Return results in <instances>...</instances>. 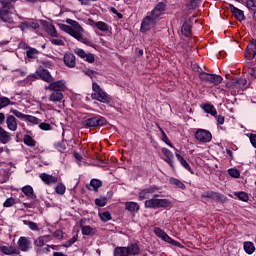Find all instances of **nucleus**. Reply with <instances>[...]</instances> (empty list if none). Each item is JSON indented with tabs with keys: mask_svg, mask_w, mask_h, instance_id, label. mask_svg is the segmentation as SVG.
I'll return each mask as SVG.
<instances>
[{
	"mask_svg": "<svg viewBox=\"0 0 256 256\" xmlns=\"http://www.w3.org/2000/svg\"><path fill=\"white\" fill-rule=\"evenodd\" d=\"M66 23L68 24H60L61 31H64V33H67L76 41H79L80 43H83L84 45H87V39H85V36H83V33H85V30L83 27H81V24L79 22L73 20V19H66Z\"/></svg>",
	"mask_w": 256,
	"mask_h": 256,
	"instance_id": "nucleus-1",
	"label": "nucleus"
},
{
	"mask_svg": "<svg viewBox=\"0 0 256 256\" xmlns=\"http://www.w3.org/2000/svg\"><path fill=\"white\" fill-rule=\"evenodd\" d=\"M91 98L100 103H109V95L101 89V86H99L97 82L92 83Z\"/></svg>",
	"mask_w": 256,
	"mask_h": 256,
	"instance_id": "nucleus-2",
	"label": "nucleus"
},
{
	"mask_svg": "<svg viewBox=\"0 0 256 256\" xmlns=\"http://www.w3.org/2000/svg\"><path fill=\"white\" fill-rule=\"evenodd\" d=\"M141 253V249L137 244H132L128 247H117L114 250V256H135Z\"/></svg>",
	"mask_w": 256,
	"mask_h": 256,
	"instance_id": "nucleus-3",
	"label": "nucleus"
},
{
	"mask_svg": "<svg viewBox=\"0 0 256 256\" xmlns=\"http://www.w3.org/2000/svg\"><path fill=\"white\" fill-rule=\"evenodd\" d=\"M199 78L205 83H212V85H221L223 78L217 74H209L207 72H200Z\"/></svg>",
	"mask_w": 256,
	"mask_h": 256,
	"instance_id": "nucleus-4",
	"label": "nucleus"
},
{
	"mask_svg": "<svg viewBox=\"0 0 256 256\" xmlns=\"http://www.w3.org/2000/svg\"><path fill=\"white\" fill-rule=\"evenodd\" d=\"M10 113H13L15 117L18 119H22V121H28L29 123H33L34 125L39 124V118L27 114H23V112L17 110V109H10Z\"/></svg>",
	"mask_w": 256,
	"mask_h": 256,
	"instance_id": "nucleus-5",
	"label": "nucleus"
},
{
	"mask_svg": "<svg viewBox=\"0 0 256 256\" xmlns=\"http://www.w3.org/2000/svg\"><path fill=\"white\" fill-rule=\"evenodd\" d=\"M84 125L88 129L91 127H103V125H107V120L103 116H96V117L88 118L85 121Z\"/></svg>",
	"mask_w": 256,
	"mask_h": 256,
	"instance_id": "nucleus-6",
	"label": "nucleus"
},
{
	"mask_svg": "<svg viewBox=\"0 0 256 256\" xmlns=\"http://www.w3.org/2000/svg\"><path fill=\"white\" fill-rule=\"evenodd\" d=\"M156 23H157V20L151 15L147 14V16L142 20V23H141V27H140L141 33H147V31H151V29L155 27Z\"/></svg>",
	"mask_w": 256,
	"mask_h": 256,
	"instance_id": "nucleus-7",
	"label": "nucleus"
},
{
	"mask_svg": "<svg viewBox=\"0 0 256 256\" xmlns=\"http://www.w3.org/2000/svg\"><path fill=\"white\" fill-rule=\"evenodd\" d=\"M45 89L46 91H58L59 93H63V91H67V86L65 85V80H53L48 86H45Z\"/></svg>",
	"mask_w": 256,
	"mask_h": 256,
	"instance_id": "nucleus-8",
	"label": "nucleus"
},
{
	"mask_svg": "<svg viewBox=\"0 0 256 256\" xmlns=\"http://www.w3.org/2000/svg\"><path fill=\"white\" fill-rule=\"evenodd\" d=\"M194 137L200 143H209L211 142V139H213V135H211V132L205 129H198L195 132Z\"/></svg>",
	"mask_w": 256,
	"mask_h": 256,
	"instance_id": "nucleus-9",
	"label": "nucleus"
},
{
	"mask_svg": "<svg viewBox=\"0 0 256 256\" xmlns=\"http://www.w3.org/2000/svg\"><path fill=\"white\" fill-rule=\"evenodd\" d=\"M13 11H15L13 7L3 6L0 9V19L5 23H13Z\"/></svg>",
	"mask_w": 256,
	"mask_h": 256,
	"instance_id": "nucleus-10",
	"label": "nucleus"
},
{
	"mask_svg": "<svg viewBox=\"0 0 256 256\" xmlns=\"http://www.w3.org/2000/svg\"><path fill=\"white\" fill-rule=\"evenodd\" d=\"M159 191V187L157 186H150L148 188H145L139 192V200L144 201V199H149L153 196V194L157 193Z\"/></svg>",
	"mask_w": 256,
	"mask_h": 256,
	"instance_id": "nucleus-11",
	"label": "nucleus"
},
{
	"mask_svg": "<svg viewBox=\"0 0 256 256\" xmlns=\"http://www.w3.org/2000/svg\"><path fill=\"white\" fill-rule=\"evenodd\" d=\"M18 248L23 253H27V251H31V240L29 237L21 236L17 241Z\"/></svg>",
	"mask_w": 256,
	"mask_h": 256,
	"instance_id": "nucleus-12",
	"label": "nucleus"
},
{
	"mask_svg": "<svg viewBox=\"0 0 256 256\" xmlns=\"http://www.w3.org/2000/svg\"><path fill=\"white\" fill-rule=\"evenodd\" d=\"M74 53H75V55L80 57V59H83L84 61H87L88 63L95 62V56L92 53H86L85 50H83L81 48H75Z\"/></svg>",
	"mask_w": 256,
	"mask_h": 256,
	"instance_id": "nucleus-13",
	"label": "nucleus"
},
{
	"mask_svg": "<svg viewBox=\"0 0 256 256\" xmlns=\"http://www.w3.org/2000/svg\"><path fill=\"white\" fill-rule=\"evenodd\" d=\"M165 9V3L160 2L154 7V9L150 13H148V15H151L157 21V19H159V17L163 15V13H165Z\"/></svg>",
	"mask_w": 256,
	"mask_h": 256,
	"instance_id": "nucleus-14",
	"label": "nucleus"
},
{
	"mask_svg": "<svg viewBox=\"0 0 256 256\" xmlns=\"http://www.w3.org/2000/svg\"><path fill=\"white\" fill-rule=\"evenodd\" d=\"M256 56V40L250 42L245 51V59L251 61L255 59Z\"/></svg>",
	"mask_w": 256,
	"mask_h": 256,
	"instance_id": "nucleus-15",
	"label": "nucleus"
},
{
	"mask_svg": "<svg viewBox=\"0 0 256 256\" xmlns=\"http://www.w3.org/2000/svg\"><path fill=\"white\" fill-rule=\"evenodd\" d=\"M40 179H42L45 185H55V183H59V177L47 173L40 174Z\"/></svg>",
	"mask_w": 256,
	"mask_h": 256,
	"instance_id": "nucleus-16",
	"label": "nucleus"
},
{
	"mask_svg": "<svg viewBox=\"0 0 256 256\" xmlns=\"http://www.w3.org/2000/svg\"><path fill=\"white\" fill-rule=\"evenodd\" d=\"M6 125L9 131H16L19 127V123L17 122V118L13 115H8L6 118Z\"/></svg>",
	"mask_w": 256,
	"mask_h": 256,
	"instance_id": "nucleus-17",
	"label": "nucleus"
},
{
	"mask_svg": "<svg viewBox=\"0 0 256 256\" xmlns=\"http://www.w3.org/2000/svg\"><path fill=\"white\" fill-rule=\"evenodd\" d=\"M64 64L66 65V67L73 69V67H75L77 65L75 54L66 53L64 55Z\"/></svg>",
	"mask_w": 256,
	"mask_h": 256,
	"instance_id": "nucleus-18",
	"label": "nucleus"
},
{
	"mask_svg": "<svg viewBox=\"0 0 256 256\" xmlns=\"http://www.w3.org/2000/svg\"><path fill=\"white\" fill-rule=\"evenodd\" d=\"M64 97L65 96L63 95V92L52 91V93L48 97V100L51 103H63Z\"/></svg>",
	"mask_w": 256,
	"mask_h": 256,
	"instance_id": "nucleus-19",
	"label": "nucleus"
},
{
	"mask_svg": "<svg viewBox=\"0 0 256 256\" xmlns=\"http://www.w3.org/2000/svg\"><path fill=\"white\" fill-rule=\"evenodd\" d=\"M37 75L42 79V81H45L46 83H53L54 81L53 76H51V73L48 72V70L39 69L37 71Z\"/></svg>",
	"mask_w": 256,
	"mask_h": 256,
	"instance_id": "nucleus-20",
	"label": "nucleus"
},
{
	"mask_svg": "<svg viewBox=\"0 0 256 256\" xmlns=\"http://www.w3.org/2000/svg\"><path fill=\"white\" fill-rule=\"evenodd\" d=\"M22 193L26 195V197L32 201H35L37 199V195L35 194V191L33 190V187L31 185H26L22 187Z\"/></svg>",
	"mask_w": 256,
	"mask_h": 256,
	"instance_id": "nucleus-21",
	"label": "nucleus"
},
{
	"mask_svg": "<svg viewBox=\"0 0 256 256\" xmlns=\"http://www.w3.org/2000/svg\"><path fill=\"white\" fill-rule=\"evenodd\" d=\"M0 253H3V255H19V250L13 246H0Z\"/></svg>",
	"mask_w": 256,
	"mask_h": 256,
	"instance_id": "nucleus-22",
	"label": "nucleus"
},
{
	"mask_svg": "<svg viewBox=\"0 0 256 256\" xmlns=\"http://www.w3.org/2000/svg\"><path fill=\"white\" fill-rule=\"evenodd\" d=\"M50 241H53V236L44 235V236L38 237L35 240L34 245H36V247H43V245H45V243H49Z\"/></svg>",
	"mask_w": 256,
	"mask_h": 256,
	"instance_id": "nucleus-23",
	"label": "nucleus"
},
{
	"mask_svg": "<svg viewBox=\"0 0 256 256\" xmlns=\"http://www.w3.org/2000/svg\"><path fill=\"white\" fill-rule=\"evenodd\" d=\"M229 7H230L231 13L234 15V17H236L238 21H243L245 19V14L241 9L235 7L232 4H230Z\"/></svg>",
	"mask_w": 256,
	"mask_h": 256,
	"instance_id": "nucleus-24",
	"label": "nucleus"
},
{
	"mask_svg": "<svg viewBox=\"0 0 256 256\" xmlns=\"http://www.w3.org/2000/svg\"><path fill=\"white\" fill-rule=\"evenodd\" d=\"M92 25H94L95 27H97V29H99V31H102V33H109V31H111V26H109V24L103 22V21H91Z\"/></svg>",
	"mask_w": 256,
	"mask_h": 256,
	"instance_id": "nucleus-25",
	"label": "nucleus"
},
{
	"mask_svg": "<svg viewBox=\"0 0 256 256\" xmlns=\"http://www.w3.org/2000/svg\"><path fill=\"white\" fill-rule=\"evenodd\" d=\"M9 141H11V133L7 132L3 127H0V142L5 145L9 143Z\"/></svg>",
	"mask_w": 256,
	"mask_h": 256,
	"instance_id": "nucleus-26",
	"label": "nucleus"
},
{
	"mask_svg": "<svg viewBox=\"0 0 256 256\" xmlns=\"http://www.w3.org/2000/svg\"><path fill=\"white\" fill-rule=\"evenodd\" d=\"M24 47L27 49L26 57H28V59H37V57H39V50L27 46V44H24Z\"/></svg>",
	"mask_w": 256,
	"mask_h": 256,
	"instance_id": "nucleus-27",
	"label": "nucleus"
},
{
	"mask_svg": "<svg viewBox=\"0 0 256 256\" xmlns=\"http://www.w3.org/2000/svg\"><path fill=\"white\" fill-rule=\"evenodd\" d=\"M21 29L22 31H25V29H39V23L34 21H25L21 23Z\"/></svg>",
	"mask_w": 256,
	"mask_h": 256,
	"instance_id": "nucleus-28",
	"label": "nucleus"
},
{
	"mask_svg": "<svg viewBox=\"0 0 256 256\" xmlns=\"http://www.w3.org/2000/svg\"><path fill=\"white\" fill-rule=\"evenodd\" d=\"M125 209L130 213H137L139 211V204L137 202H126Z\"/></svg>",
	"mask_w": 256,
	"mask_h": 256,
	"instance_id": "nucleus-29",
	"label": "nucleus"
},
{
	"mask_svg": "<svg viewBox=\"0 0 256 256\" xmlns=\"http://www.w3.org/2000/svg\"><path fill=\"white\" fill-rule=\"evenodd\" d=\"M243 247L247 255H253L255 253V244H253V242H250V241L244 242Z\"/></svg>",
	"mask_w": 256,
	"mask_h": 256,
	"instance_id": "nucleus-30",
	"label": "nucleus"
},
{
	"mask_svg": "<svg viewBox=\"0 0 256 256\" xmlns=\"http://www.w3.org/2000/svg\"><path fill=\"white\" fill-rule=\"evenodd\" d=\"M103 187V182H101V180L99 179H92L90 181V191H99V188Z\"/></svg>",
	"mask_w": 256,
	"mask_h": 256,
	"instance_id": "nucleus-31",
	"label": "nucleus"
},
{
	"mask_svg": "<svg viewBox=\"0 0 256 256\" xmlns=\"http://www.w3.org/2000/svg\"><path fill=\"white\" fill-rule=\"evenodd\" d=\"M162 153L166 157L165 161H167L170 166L173 167V152L167 148H162Z\"/></svg>",
	"mask_w": 256,
	"mask_h": 256,
	"instance_id": "nucleus-32",
	"label": "nucleus"
},
{
	"mask_svg": "<svg viewBox=\"0 0 256 256\" xmlns=\"http://www.w3.org/2000/svg\"><path fill=\"white\" fill-rule=\"evenodd\" d=\"M202 109L205 111V113H209L212 115V117H215L217 115V109H215V106L211 104H204L202 106Z\"/></svg>",
	"mask_w": 256,
	"mask_h": 256,
	"instance_id": "nucleus-33",
	"label": "nucleus"
},
{
	"mask_svg": "<svg viewBox=\"0 0 256 256\" xmlns=\"http://www.w3.org/2000/svg\"><path fill=\"white\" fill-rule=\"evenodd\" d=\"M169 183L170 185H174L175 187H177L178 189H182L183 191H185L186 189L185 184L177 178H170Z\"/></svg>",
	"mask_w": 256,
	"mask_h": 256,
	"instance_id": "nucleus-34",
	"label": "nucleus"
},
{
	"mask_svg": "<svg viewBox=\"0 0 256 256\" xmlns=\"http://www.w3.org/2000/svg\"><path fill=\"white\" fill-rule=\"evenodd\" d=\"M9 105H15V102H12L9 98L5 96L0 97V110L9 107Z\"/></svg>",
	"mask_w": 256,
	"mask_h": 256,
	"instance_id": "nucleus-35",
	"label": "nucleus"
},
{
	"mask_svg": "<svg viewBox=\"0 0 256 256\" xmlns=\"http://www.w3.org/2000/svg\"><path fill=\"white\" fill-rule=\"evenodd\" d=\"M201 197H203L204 199H219V197H221V194L213 191H207L202 193Z\"/></svg>",
	"mask_w": 256,
	"mask_h": 256,
	"instance_id": "nucleus-36",
	"label": "nucleus"
},
{
	"mask_svg": "<svg viewBox=\"0 0 256 256\" xmlns=\"http://www.w3.org/2000/svg\"><path fill=\"white\" fill-rule=\"evenodd\" d=\"M97 228L91 226H82V235H95Z\"/></svg>",
	"mask_w": 256,
	"mask_h": 256,
	"instance_id": "nucleus-37",
	"label": "nucleus"
},
{
	"mask_svg": "<svg viewBox=\"0 0 256 256\" xmlns=\"http://www.w3.org/2000/svg\"><path fill=\"white\" fill-rule=\"evenodd\" d=\"M176 157H177L178 161L180 162V165H182V167H184V169H187V171H191V166L189 165V163H187V160L185 158H183V156H181V154L176 153Z\"/></svg>",
	"mask_w": 256,
	"mask_h": 256,
	"instance_id": "nucleus-38",
	"label": "nucleus"
},
{
	"mask_svg": "<svg viewBox=\"0 0 256 256\" xmlns=\"http://www.w3.org/2000/svg\"><path fill=\"white\" fill-rule=\"evenodd\" d=\"M181 32L185 37H189V35H191V24H189V22H184Z\"/></svg>",
	"mask_w": 256,
	"mask_h": 256,
	"instance_id": "nucleus-39",
	"label": "nucleus"
},
{
	"mask_svg": "<svg viewBox=\"0 0 256 256\" xmlns=\"http://www.w3.org/2000/svg\"><path fill=\"white\" fill-rule=\"evenodd\" d=\"M146 209H157V198H152L145 201Z\"/></svg>",
	"mask_w": 256,
	"mask_h": 256,
	"instance_id": "nucleus-40",
	"label": "nucleus"
},
{
	"mask_svg": "<svg viewBox=\"0 0 256 256\" xmlns=\"http://www.w3.org/2000/svg\"><path fill=\"white\" fill-rule=\"evenodd\" d=\"M231 83L234 87L241 88V87H245V85L247 84V80L235 78V79H232Z\"/></svg>",
	"mask_w": 256,
	"mask_h": 256,
	"instance_id": "nucleus-41",
	"label": "nucleus"
},
{
	"mask_svg": "<svg viewBox=\"0 0 256 256\" xmlns=\"http://www.w3.org/2000/svg\"><path fill=\"white\" fill-rule=\"evenodd\" d=\"M24 225H27L31 231H39V225L33 221L23 220Z\"/></svg>",
	"mask_w": 256,
	"mask_h": 256,
	"instance_id": "nucleus-42",
	"label": "nucleus"
},
{
	"mask_svg": "<svg viewBox=\"0 0 256 256\" xmlns=\"http://www.w3.org/2000/svg\"><path fill=\"white\" fill-rule=\"evenodd\" d=\"M169 205H171V200L157 198V208H165V207H169Z\"/></svg>",
	"mask_w": 256,
	"mask_h": 256,
	"instance_id": "nucleus-43",
	"label": "nucleus"
},
{
	"mask_svg": "<svg viewBox=\"0 0 256 256\" xmlns=\"http://www.w3.org/2000/svg\"><path fill=\"white\" fill-rule=\"evenodd\" d=\"M55 191L58 195H65V191H67V188L65 187V184L58 183L55 187Z\"/></svg>",
	"mask_w": 256,
	"mask_h": 256,
	"instance_id": "nucleus-44",
	"label": "nucleus"
},
{
	"mask_svg": "<svg viewBox=\"0 0 256 256\" xmlns=\"http://www.w3.org/2000/svg\"><path fill=\"white\" fill-rule=\"evenodd\" d=\"M235 197H238L240 201L247 202L249 201V195L245 192H235Z\"/></svg>",
	"mask_w": 256,
	"mask_h": 256,
	"instance_id": "nucleus-45",
	"label": "nucleus"
},
{
	"mask_svg": "<svg viewBox=\"0 0 256 256\" xmlns=\"http://www.w3.org/2000/svg\"><path fill=\"white\" fill-rule=\"evenodd\" d=\"M228 174L230 175V177H233L234 179H239V177H241V172H239V170L235 168L228 169Z\"/></svg>",
	"mask_w": 256,
	"mask_h": 256,
	"instance_id": "nucleus-46",
	"label": "nucleus"
},
{
	"mask_svg": "<svg viewBox=\"0 0 256 256\" xmlns=\"http://www.w3.org/2000/svg\"><path fill=\"white\" fill-rule=\"evenodd\" d=\"M158 129L162 135V141L168 145V147H173V144H171V141H169V138L167 137V134H165V131H163L159 126Z\"/></svg>",
	"mask_w": 256,
	"mask_h": 256,
	"instance_id": "nucleus-47",
	"label": "nucleus"
},
{
	"mask_svg": "<svg viewBox=\"0 0 256 256\" xmlns=\"http://www.w3.org/2000/svg\"><path fill=\"white\" fill-rule=\"evenodd\" d=\"M24 143L25 145H28V147H35V140H33V137L30 135L24 136Z\"/></svg>",
	"mask_w": 256,
	"mask_h": 256,
	"instance_id": "nucleus-48",
	"label": "nucleus"
},
{
	"mask_svg": "<svg viewBox=\"0 0 256 256\" xmlns=\"http://www.w3.org/2000/svg\"><path fill=\"white\" fill-rule=\"evenodd\" d=\"M154 233L157 237H159L162 240H164L165 236L167 235L166 232L159 227L154 228Z\"/></svg>",
	"mask_w": 256,
	"mask_h": 256,
	"instance_id": "nucleus-49",
	"label": "nucleus"
},
{
	"mask_svg": "<svg viewBox=\"0 0 256 256\" xmlns=\"http://www.w3.org/2000/svg\"><path fill=\"white\" fill-rule=\"evenodd\" d=\"M246 7H247V9H249V11H252V13H256L255 1L246 0Z\"/></svg>",
	"mask_w": 256,
	"mask_h": 256,
	"instance_id": "nucleus-50",
	"label": "nucleus"
},
{
	"mask_svg": "<svg viewBox=\"0 0 256 256\" xmlns=\"http://www.w3.org/2000/svg\"><path fill=\"white\" fill-rule=\"evenodd\" d=\"M13 205H15V198L13 197L7 198L3 203V207L5 208L13 207Z\"/></svg>",
	"mask_w": 256,
	"mask_h": 256,
	"instance_id": "nucleus-51",
	"label": "nucleus"
},
{
	"mask_svg": "<svg viewBox=\"0 0 256 256\" xmlns=\"http://www.w3.org/2000/svg\"><path fill=\"white\" fill-rule=\"evenodd\" d=\"M95 205L98 207H105L107 205V198H96Z\"/></svg>",
	"mask_w": 256,
	"mask_h": 256,
	"instance_id": "nucleus-52",
	"label": "nucleus"
},
{
	"mask_svg": "<svg viewBox=\"0 0 256 256\" xmlns=\"http://www.w3.org/2000/svg\"><path fill=\"white\" fill-rule=\"evenodd\" d=\"M100 219L104 222L111 221V213L109 212H103L99 214Z\"/></svg>",
	"mask_w": 256,
	"mask_h": 256,
	"instance_id": "nucleus-53",
	"label": "nucleus"
},
{
	"mask_svg": "<svg viewBox=\"0 0 256 256\" xmlns=\"http://www.w3.org/2000/svg\"><path fill=\"white\" fill-rule=\"evenodd\" d=\"M162 241H165L166 243H169L170 245H175L176 247H179V242L173 240L167 234L165 235V237Z\"/></svg>",
	"mask_w": 256,
	"mask_h": 256,
	"instance_id": "nucleus-54",
	"label": "nucleus"
},
{
	"mask_svg": "<svg viewBox=\"0 0 256 256\" xmlns=\"http://www.w3.org/2000/svg\"><path fill=\"white\" fill-rule=\"evenodd\" d=\"M203 0H190V9H197L199 5H201Z\"/></svg>",
	"mask_w": 256,
	"mask_h": 256,
	"instance_id": "nucleus-55",
	"label": "nucleus"
},
{
	"mask_svg": "<svg viewBox=\"0 0 256 256\" xmlns=\"http://www.w3.org/2000/svg\"><path fill=\"white\" fill-rule=\"evenodd\" d=\"M77 241V236H73L66 243H64L63 247L69 248Z\"/></svg>",
	"mask_w": 256,
	"mask_h": 256,
	"instance_id": "nucleus-56",
	"label": "nucleus"
},
{
	"mask_svg": "<svg viewBox=\"0 0 256 256\" xmlns=\"http://www.w3.org/2000/svg\"><path fill=\"white\" fill-rule=\"evenodd\" d=\"M50 42L52 43V45H57V46L65 45V42L63 40L57 39V38L50 39Z\"/></svg>",
	"mask_w": 256,
	"mask_h": 256,
	"instance_id": "nucleus-57",
	"label": "nucleus"
},
{
	"mask_svg": "<svg viewBox=\"0 0 256 256\" xmlns=\"http://www.w3.org/2000/svg\"><path fill=\"white\" fill-rule=\"evenodd\" d=\"M39 127L42 131H51V124L49 123H40Z\"/></svg>",
	"mask_w": 256,
	"mask_h": 256,
	"instance_id": "nucleus-58",
	"label": "nucleus"
},
{
	"mask_svg": "<svg viewBox=\"0 0 256 256\" xmlns=\"http://www.w3.org/2000/svg\"><path fill=\"white\" fill-rule=\"evenodd\" d=\"M84 74L87 75V77H90V79L97 77V72L95 70H86L84 71Z\"/></svg>",
	"mask_w": 256,
	"mask_h": 256,
	"instance_id": "nucleus-59",
	"label": "nucleus"
},
{
	"mask_svg": "<svg viewBox=\"0 0 256 256\" xmlns=\"http://www.w3.org/2000/svg\"><path fill=\"white\" fill-rule=\"evenodd\" d=\"M52 237H55V239H63V231L61 230H56L54 233H53V236Z\"/></svg>",
	"mask_w": 256,
	"mask_h": 256,
	"instance_id": "nucleus-60",
	"label": "nucleus"
},
{
	"mask_svg": "<svg viewBox=\"0 0 256 256\" xmlns=\"http://www.w3.org/2000/svg\"><path fill=\"white\" fill-rule=\"evenodd\" d=\"M48 33L51 37H57V30L55 29V26H50L48 28Z\"/></svg>",
	"mask_w": 256,
	"mask_h": 256,
	"instance_id": "nucleus-61",
	"label": "nucleus"
},
{
	"mask_svg": "<svg viewBox=\"0 0 256 256\" xmlns=\"http://www.w3.org/2000/svg\"><path fill=\"white\" fill-rule=\"evenodd\" d=\"M14 1L17 0H0V4L3 5V7H9V5H11V3H13Z\"/></svg>",
	"mask_w": 256,
	"mask_h": 256,
	"instance_id": "nucleus-62",
	"label": "nucleus"
},
{
	"mask_svg": "<svg viewBox=\"0 0 256 256\" xmlns=\"http://www.w3.org/2000/svg\"><path fill=\"white\" fill-rule=\"evenodd\" d=\"M249 139H250V143H251L252 147H254L256 149V134H251Z\"/></svg>",
	"mask_w": 256,
	"mask_h": 256,
	"instance_id": "nucleus-63",
	"label": "nucleus"
},
{
	"mask_svg": "<svg viewBox=\"0 0 256 256\" xmlns=\"http://www.w3.org/2000/svg\"><path fill=\"white\" fill-rule=\"evenodd\" d=\"M248 72L250 73V75L252 77H255L256 78V67H251L248 69Z\"/></svg>",
	"mask_w": 256,
	"mask_h": 256,
	"instance_id": "nucleus-64",
	"label": "nucleus"
}]
</instances>
